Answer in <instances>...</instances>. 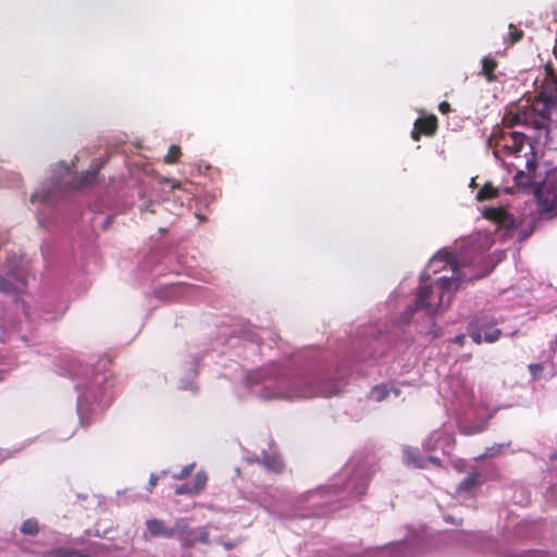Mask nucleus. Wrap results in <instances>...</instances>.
Segmentation results:
<instances>
[{
	"instance_id": "nucleus-35",
	"label": "nucleus",
	"mask_w": 557,
	"mask_h": 557,
	"mask_svg": "<svg viewBox=\"0 0 557 557\" xmlns=\"http://www.w3.org/2000/svg\"><path fill=\"white\" fill-rule=\"evenodd\" d=\"M429 460L434 462V463H438V459L437 458H430Z\"/></svg>"
},
{
	"instance_id": "nucleus-21",
	"label": "nucleus",
	"mask_w": 557,
	"mask_h": 557,
	"mask_svg": "<svg viewBox=\"0 0 557 557\" xmlns=\"http://www.w3.org/2000/svg\"><path fill=\"white\" fill-rule=\"evenodd\" d=\"M484 218L487 220L499 223L500 220L506 216V210L504 208H486L483 212Z\"/></svg>"
},
{
	"instance_id": "nucleus-28",
	"label": "nucleus",
	"mask_w": 557,
	"mask_h": 557,
	"mask_svg": "<svg viewBox=\"0 0 557 557\" xmlns=\"http://www.w3.org/2000/svg\"><path fill=\"white\" fill-rule=\"evenodd\" d=\"M498 224L504 228L510 230L515 227V218L506 211V216H504Z\"/></svg>"
},
{
	"instance_id": "nucleus-5",
	"label": "nucleus",
	"mask_w": 557,
	"mask_h": 557,
	"mask_svg": "<svg viewBox=\"0 0 557 557\" xmlns=\"http://www.w3.org/2000/svg\"><path fill=\"white\" fill-rule=\"evenodd\" d=\"M468 331L475 344H481L483 341L494 343L498 341L502 335V331L496 327V322L487 318H479L472 321Z\"/></svg>"
},
{
	"instance_id": "nucleus-10",
	"label": "nucleus",
	"mask_w": 557,
	"mask_h": 557,
	"mask_svg": "<svg viewBox=\"0 0 557 557\" xmlns=\"http://www.w3.org/2000/svg\"><path fill=\"white\" fill-rule=\"evenodd\" d=\"M449 268L453 273L457 272L458 263L454 255L449 252H442L434 256L428 265V269L433 273H437L442 270Z\"/></svg>"
},
{
	"instance_id": "nucleus-36",
	"label": "nucleus",
	"mask_w": 557,
	"mask_h": 557,
	"mask_svg": "<svg viewBox=\"0 0 557 557\" xmlns=\"http://www.w3.org/2000/svg\"><path fill=\"white\" fill-rule=\"evenodd\" d=\"M3 374H4V371L3 370H0V381L3 380Z\"/></svg>"
},
{
	"instance_id": "nucleus-26",
	"label": "nucleus",
	"mask_w": 557,
	"mask_h": 557,
	"mask_svg": "<svg viewBox=\"0 0 557 557\" xmlns=\"http://www.w3.org/2000/svg\"><path fill=\"white\" fill-rule=\"evenodd\" d=\"M387 394H388V391L385 387H381V386H375L371 391L372 398H374L377 401H382L383 399H385Z\"/></svg>"
},
{
	"instance_id": "nucleus-3",
	"label": "nucleus",
	"mask_w": 557,
	"mask_h": 557,
	"mask_svg": "<svg viewBox=\"0 0 557 557\" xmlns=\"http://www.w3.org/2000/svg\"><path fill=\"white\" fill-rule=\"evenodd\" d=\"M554 106H557V77L547 72L541 91L527 109L534 128H543L547 125Z\"/></svg>"
},
{
	"instance_id": "nucleus-9",
	"label": "nucleus",
	"mask_w": 557,
	"mask_h": 557,
	"mask_svg": "<svg viewBox=\"0 0 557 557\" xmlns=\"http://www.w3.org/2000/svg\"><path fill=\"white\" fill-rule=\"evenodd\" d=\"M208 475L205 471L196 473L193 483H183L175 488L176 495H197L206 488Z\"/></svg>"
},
{
	"instance_id": "nucleus-13",
	"label": "nucleus",
	"mask_w": 557,
	"mask_h": 557,
	"mask_svg": "<svg viewBox=\"0 0 557 557\" xmlns=\"http://www.w3.org/2000/svg\"><path fill=\"white\" fill-rule=\"evenodd\" d=\"M506 145L504 140V129L499 127L495 128L487 139V147L493 149V153L497 159H502L503 156H506Z\"/></svg>"
},
{
	"instance_id": "nucleus-18",
	"label": "nucleus",
	"mask_w": 557,
	"mask_h": 557,
	"mask_svg": "<svg viewBox=\"0 0 557 557\" xmlns=\"http://www.w3.org/2000/svg\"><path fill=\"white\" fill-rule=\"evenodd\" d=\"M98 169L87 170L75 176V187L83 188L94 184L97 180Z\"/></svg>"
},
{
	"instance_id": "nucleus-17",
	"label": "nucleus",
	"mask_w": 557,
	"mask_h": 557,
	"mask_svg": "<svg viewBox=\"0 0 557 557\" xmlns=\"http://www.w3.org/2000/svg\"><path fill=\"white\" fill-rule=\"evenodd\" d=\"M504 123L508 127H513L515 125H519V124L532 125V120L530 117V112L527 110H523V111H518L513 114L505 116Z\"/></svg>"
},
{
	"instance_id": "nucleus-32",
	"label": "nucleus",
	"mask_w": 557,
	"mask_h": 557,
	"mask_svg": "<svg viewBox=\"0 0 557 557\" xmlns=\"http://www.w3.org/2000/svg\"><path fill=\"white\" fill-rule=\"evenodd\" d=\"M465 341H466V337L465 335L460 334V335H457L453 342L459 346H463L465 345Z\"/></svg>"
},
{
	"instance_id": "nucleus-20",
	"label": "nucleus",
	"mask_w": 557,
	"mask_h": 557,
	"mask_svg": "<svg viewBox=\"0 0 557 557\" xmlns=\"http://www.w3.org/2000/svg\"><path fill=\"white\" fill-rule=\"evenodd\" d=\"M46 557H89V556L86 554H83L76 549L60 547V548L48 552L46 554Z\"/></svg>"
},
{
	"instance_id": "nucleus-38",
	"label": "nucleus",
	"mask_w": 557,
	"mask_h": 557,
	"mask_svg": "<svg viewBox=\"0 0 557 557\" xmlns=\"http://www.w3.org/2000/svg\"><path fill=\"white\" fill-rule=\"evenodd\" d=\"M533 557H545L544 555H541V554H536L534 555Z\"/></svg>"
},
{
	"instance_id": "nucleus-19",
	"label": "nucleus",
	"mask_w": 557,
	"mask_h": 557,
	"mask_svg": "<svg viewBox=\"0 0 557 557\" xmlns=\"http://www.w3.org/2000/svg\"><path fill=\"white\" fill-rule=\"evenodd\" d=\"M499 195L498 189L494 187L491 183H486L483 187L478 191L475 198L478 201H485L496 198Z\"/></svg>"
},
{
	"instance_id": "nucleus-15",
	"label": "nucleus",
	"mask_w": 557,
	"mask_h": 557,
	"mask_svg": "<svg viewBox=\"0 0 557 557\" xmlns=\"http://www.w3.org/2000/svg\"><path fill=\"white\" fill-rule=\"evenodd\" d=\"M482 484L481 474L479 472H471L466 476L457 486L458 493H468L478 488Z\"/></svg>"
},
{
	"instance_id": "nucleus-27",
	"label": "nucleus",
	"mask_w": 557,
	"mask_h": 557,
	"mask_svg": "<svg viewBox=\"0 0 557 557\" xmlns=\"http://www.w3.org/2000/svg\"><path fill=\"white\" fill-rule=\"evenodd\" d=\"M194 467H195V463L185 466L178 473L173 474V479H175V480L186 479L193 472Z\"/></svg>"
},
{
	"instance_id": "nucleus-25",
	"label": "nucleus",
	"mask_w": 557,
	"mask_h": 557,
	"mask_svg": "<svg viewBox=\"0 0 557 557\" xmlns=\"http://www.w3.org/2000/svg\"><path fill=\"white\" fill-rule=\"evenodd\" d=\"M264 465L268 469L272 470L273 472H281L283 469L282 461L275 457L267 458L264 460Z\"/></svg>"
},
{
	"instance_id": "nucleus-39",
	"label": "nucleus",
	"mask_w": 557,
	"mask_h": 557,
	"mask_svg": "<svg viewBox=\"0 0 557 557\" xmlns=\"http://www.w3.org/2000/svg\"><path fill=\"white\" fill-rule=\"evenodd\" d=\"M552 459H553V460H554V459H555V460H557V455H553V456H552Z\"/></svg>"
},
{
	"instance_id": "nucleus-7",
	"label": "nucleus",
	"mask_w": 557,
	"mask_h": 557,
	"mask_svg": "<svg viewBox=\"0 0 557 557\" xmlns=\"http://www.w3.org/2000/svg\"><path fill=\"white\" fill-rule=\"evenodd\" d=\"M27 284L26 273L18 269H10L7 276L0 275V292L12 294L23 293Z\"/></svg>"
},
{
	"instance_id": "nucleus-34",
	"label": "nucleus",
	"mask_w": 557,
	"mask_h": 557,
	"mask_svg": "<svg viewBox=\"0 0 557 557\" xmlns=\"http://www.w3.org/2000/svg\"><path fill=\"white\" fill-rule=\"evenodd\" d=\"M550 350L554 352L557 351V335H556V338L554 341H552V343H550Z\"/></svg>"
},
{
	"instance_id": "nucleus-11",
	"label": "nucleus",
	"mask_w": 557,
	"mask_h": 557,
	"mask_svg": "<svg viewBox=\"0 0 557 557\" xmlns=\"http://www.w3.org/2000/svg\"><path fill=\"white\" fill-rule=\"evenodd\" d=\"M146 527L151 537L172 539L175 536V525L173 528H170L161 519H149L146 521Z\"/></svg>"
},
{
	"instance_id": "nucleus-12",
	"label": "nucleus",
	"mask_w": 557,
	"mask_h": 557,
	"mask_svg": "<svg viewBox=\"0 0 557 557\" xmlns=\"http://www.w3.org/2000/svg\"><path fill=\"white\" fill-rule=\"evenodd\" d=\"M525 135L520 132L504 131V140L506 141V156L519 153L524 145Z\"/></svg>"
},
{
	"instance_id": "nucleus-29",
	"label": "nucleus",
	"mask_w": 557,
	"mask_h": 557,
	"mask_svg": "<svg viewBox=\"0 0 557 557\" xmlns=\"http://www.w3.org/2000/svg\"><path fill=\"white\" fill-rule=\"evenodd\" d=\"M543 370H544V367L541 363L529 364V371L534 380H537L541 376Z\"/></svg>"
},
{
	"instance_id": "nucleus-4",
	"label": "nucleus",
	"mask_w": 557,
	"mask_h": 557,
	"mask_svg": "<svg viewBox=\"0 0 557 557\" xmlns=\"http://www.w3.org/2000/svg\"><path fill=\"white\" fill-rule=\"evenodd\" d=\"M175 535H177L183 548H191L196 543L208 544L210 534L206 527L191 529L187 519L178 518L175 521Z\"/></svg>"
},
{
	"instance_id": "nucleus-22",
	"label": "nucleus",
	"mask_w": 557,
	"mask_h": 557,
	"mask_svg": "<svg viewBox=\"0 0 557 557\" xmlns=\"http://www.w3.org/2000/svg\"><path fill=\"white\" fill-rule=\"evenodd\" d=\"M21 532L25 535H36L39 532V524L36 519H27L21 525Z\"/></svg>"
},
{
	"instance_id": "nucleus-31",
	"label": "nucleus",
	"mask_w": 557,
	"mask_h": 557,
	"mask_svg": "<svg viewBox=\"0 0 557 557\" xmlns=\"http://www.w3.org/2000/svg\"><path fill=\"white\" fill-rule=\"evenodd\" d=\"M159 478L156 474H151L149 479V490L151 491L158 484Z\"/></svg>"
},
{
	"instance_id": "nucleus-1",
	"label": "nucleus",
	"mask_w": 557,
	"mask_h": 557,
	"mask_svg": "<svg viewBox=\"0 0 557 557\" xmlns=\"http://www.w3.org/2000/svg\"><path fill=\"white\" fill-rule=\"evenodd\" d=\"M74 386L78 392L77 411L83 426H89L94 419L91 417L94 405L106 408L112 400L113 382L109 374L96 371L91 366L81 367L74 374Z\"/></svg>"
},
{
	"instance_id": "nucleus-23",
	"label": "nucleus",
	"mask_w": 557,
	"mask_h": 557,
	"mask_svg": "<svg viewBox=\"0 0 557 557\" xmlns=\"http://www.w3.org/2000/svg\"><path fill=\"white\" fill-rule=\"evenodd\" d=\"M180 157H181L180 146L172 145V146H170L168 153L164 157V162L166 164H173L178 161Z\"/></svg>"
},
{
	"instance_id": "nucleus-2",
	"label": "nucleus",
	"mask_w": 557,
	"mask_h": 557,
	"mask_svg": "<svg viewBox=\"0 0 557 557\" xmlns=\"http://www.w3.org/2000/svg\"><path fill=\"white\" fill-rule=\"evenodd\" d=\"M429 278L428 273L421 276L416 309H423L428 314L434 315L449 307L454 293L460 287L462 280L457 275L451 277L442 276L434 284L426 285Z\"/></svg>"
},
{
	"instance_id": "nucleus-30",
	"label": "nucleus",
	"mask_w": 557,
	"mask_h": 557,
	"mask_svg": "<svg viewBox=\"0 0 557 557\" xmlns=\"http://www.w3.org/2000/svg\"><path fill=\"white\" fill-rule=\"evenodd\" d=\"M438 110L443 114H448L451 111V108L447 101H442L438 106Z\"/></svg>"
},
{
	"instance_id": "nucleus-16",
	"label": "nucleus",
	"mask_w": 557,
	"mask_h": 557,
	"mask_svg": "<svg viewBox=\"0 0 557 557\" xmlns=\"http://www.w3.org/2000/svg\"><path fill=\"white\" fill-rule=\"evenodd\" d=\"M498 66V62L492 57H484L482 59V70L480 74L485 77L488 83H494L497 81V76L495 75V70Z\"/></svg>"
},
{
	"instance_id": "nucleus-8",
	"label": "nucleus",
	"mask_w": 557,
	"mask_h": 557,
	"mask_svg": "<svg viewBox=\"0 0 557 557\" xmlns=\"http://www.w3.org/2000/svg\"><path fill=\"white\" fill-rule=\"evenodd\" d=\"M438 128L437 117L434 114H430L424 117H418L414 121L413 129L411 132V138L414 141L420 140V137L426 136L432 137L436 134Z\"/></svg>"
},
{
	"instance_id": "nucleus-24",
	"label": "nucleus",
	"mask_w": 557,
	"mask_h": 557,
	"mask_svg": "<svg viewBox=\"0 0 557 557\" xmlns=\"http://www.w3.org/2000/svg\"><path fill=\"white\" fill-rule=\"evenodd\" d=\"M523 37V32L517 28L513 24H509L508 26V42L513 45L520 41Z\"/></svg>"
},
{
	"instance_id": "nucleus-6",
	"label": "nucleus",
	"mask_w": 557,
	"mask_h": 557,
	"mask_svg": "<svg viewBox=\"0 0 557 557\" xmlns=\"http://www.w3.org/2000/svg\"><path fill=\"white\" fill-rule=\"evenodd\" d=\"M540 212L547 219L557 215V184L546 182L536 189Z\"/></svg>"
},
{
	"instance_id": "nucleus-14",
	"label": "nucleus",
	"mask_w": 557,
	"mask_h": 557,
	"mask_svg": "<svg viewBox=\"0 0 557 557\" xmlns=\"http://www.w3.org/2000/svg\"><path fill=\"white\" fill-rule=\"evenodd\" d=\"M404 462L409 467L425 468L428 459L417 448L405 447L403 450Z\"/></svg>"
},
{
	"instance_id": "nucleus-37",
	"label": "nucleus",
	"mask_w": 557,
	"mask_h": 557,
	"mask_svg": "<svg viewBox=\"0 0 557 557\" xmlns=\"http://www.w3.org/2000/svg\"><path fill=\"white\" fill-rule=\"evenodd\" d=\"M445 520H446L447 522H453V519H451L450 517H446V518H445Z\"/></svg>"
},
{
	"instance_id": "nucleus-33",
	"label": "nucleus",
	"mask_w": 557,
	"mask_h": 557,
	"mask_svg": "<svg viewBox=\"0 0 557 557\" xmlns=\"http://www.w3.org/2000/svg\"><path fill=\"white\" fill-rule=\"evenodd\" d=\"M9 457H11V454L8 450H4V449L0 448V463H2Z\"/></svg>"
}]
</instances>
